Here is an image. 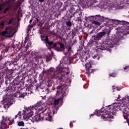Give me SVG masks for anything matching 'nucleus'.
<instances>
[{"instance_id":"obj_1","label":"nucleus","mask_w":129,"mask_h":129,"mask_svg":"<svg viewBox=\"0 0 129 129\" xmlns=\"http://www.w3.org/2000/svg\"><path fill=\"white\" fill-rule=\"evenodd\" d=\"M42 105L41 102H38L34 106H30L25 108L23 110V119L27 121L28 123L35 122L38 120H43L44 118L47 120L46 117H48V114L44 115V112L48 109L46 108L45 105H42V108L40 107Z\"/></svg>"},{"instance_id":"obj_2","label":"nucleus","mask_w":129,"mask_h":129,"mask_svg":"<svg viewBox=\"0 0 129 129\" xmlns=\"http://www.w3.org/2000/svg\"><path fill=\"white\" fill-rule=\"evenodd\" d=\"M129 23L125 21H123V25L120 29L117 30V36L114 38H107L106 39L104 46V50L113 48L114 45H116V43L119 42L120 40H123L124 36L129 34Z\"/></svg>"},{"instance_id":"obj_3","label":"nucleus","mask_w":129,"mask_h":129,"mask_svg":"<svg viewBox=\"0 0 129 129\" xmlns=\"http://www.w3.org/2000/svg\"><path fill=\"white\" fill-rule=\"evenodd\" d=\"M121 106L120 104L115 103L113 105H110L106 108H102L100 110L97 111V116H100L104 120L111 121V118H113V115L116 112V110H120Z\"/></svg>"},{"instance_id":"obj_4","label":"nucleus","mask_w":129,"mask_h":129,"mask_svg":"<svg viewBox=\"0 0 129 129\" xmlns=\"http://www.w3.org/2000/svg\"><path fill=\"white\" fill-rule=\"evenodd\" d=\"M57 92L56 93V96L57 95L59 96L60 98L57 99H55L53 102V107L52 108V111L49 110V109L47 112V114H48V117H45L46 118V120H48L49 121H51L52 119V116L54 115V114H56L57 113V111H58V107L57 105L59 104V101L64 97L65 95V92L63 91V89H62V87L60 86H58L57 87Z\"/></svg>"},{"instance_id":"obj_5","label":"nucleus","mask_w":129,"mask_h":129,"mask_svg":"<svg viewBox=\"0 0 129 129\" xmlns=\"http://www.w3.org/2000/svg\"><path fill=\"white\" fill-rule=\"evenodd\" d=\"M53 68H50L49 71L48 73L49 74H51L52 76V78H56L58 79L59 80L62 79V78L63 76H64V71L63 70V69L62 68L60 67V66H58L57 67H56V69L55 70Z\"/></svg>"},{"instance_id":"obj_6","label":"nucleus","mask_w":129,"mask_h":129,"mask_svg":"<svg viewBox=\"0 0 129 129\" xmlns=\"http://www.w3.org/2000/svg\"><path fill=\"white\" fill-rule=\"evenodd\" d=\"M13 4L14 2H13V0L5 1L3 4L0 5V11H2L4 8H6L4 11V14H6L7 11H9V10L12 8V6H13Z\"/></svg>"},{"instance_id":"obj_7","label":"nucleus","mask_w":129,"mask_h":129,"mask_svg":"<svg viewBox=\"0 0 129 129\" xmlns=\"http://www.w3.org/2000/svg\"><path fill=\"white\" fill-rule=\"evenodd\" d=\"M15 34V30L13 27H8L6 29V31L2 32V35L6 38H11L14 36Z\"/></svg>"},{"instance_id":"obj_8","label":"nucleus","mask_w":129,"mask_h":129,"mask_svg":"<svg viewBox=\"0 0 129 129\" xmlns=\"http://www.w3.org/2000/svg\"><path fill=\"white\" fill-rule=\"evenodd\" d=\"M42 41H45V44H46L47 47L48 49H53V48H55L57 44L56 43H54L53 41H49L48 39V36L43 35L41 36Z\"/></svg>"},{"instance_id":"obj_9","label":"nucleus","mask_w":129,"mask_h":129,"mask_svg":"<svg viewBox=\"0 0 129 129\" xmlns=\"http://www.w3.org/2000/svg\"><path fill=\"white\" fill-rule=\"evenodd\" d=\"M88 44L89 45H96L97 44V35L93 36Z\"/></svg>"},{"instance_id":"obj_10","label":"nucleus","mask_w":129,"mask_h":129,"mask_svg":"<svg viewBox=\"0 0 129 129\" xmlns=\"http://www.w3.org/2000/svg\"><path fill=\"white\" fill-rule=\"evenodd\" d=\"M106 19H105L104 17L100 16V15H97V26L101 25L103 22H105Z\"/></svg>"},{"instance_id":"obj_11","label":"nucleus","mask_w":129,"mask_h":129,"mask_svg":"<svg viewBox=\"0 0 129 129\" xmlns=\"http://www.w3.org/2000/svg\"><path fill=\"white\" fill-rule=\"evenodd\" d=\"M1 127L2 128H4V127H5V126L6 124H8V122L7 121V118H5L4 116H3V120L1 121Z\"/></svg>"},{"instance_id":"obj_12","label":"nucleus","mask_w":129,"mask_h":129,"mask_svg":"<svg viewBox=\"0 0 129 129\" xmlns=\"http://www.w3.org/2000/svg\"><path fill=\"white\" fill-rule=\"evenodd\" d=\"M106 34H107V35H109V32H107L106 31L101 32L97 34V38L100 39V38H102V37H103L104 35H106Z\"/></svg>"},{"instance_id":"obj_13","label":"nucleus","mask_w":129,"mask_h":129,"mask_svg":"<svg viewBox=\"0 0 129 129\" xmlns=\"http://www.w3.org/2000/svg\"><path fill=\"white\" fill-rule=\"evenodd\" d=\"M127 109H128V108L125 109V110H124V111H123V116L124 117V118H125V119H126L128 117V115H129V112L127 111Z\"/></svg>"},{"instance_id":"obj_14","label":"nucleus","mask_w":129,"mask_h":129,"mask_svg":"<svg viewBox=\"0 0 129 129\" xmlns=\"http://www.w3.org/2000/svg\"><path fill=\"white\" fill-rule=\"evenodd\" d=\"M97 16H91V19H90V21H92V24H95V25H97V21H95V20H96V18H97Z\"/></svg>"},{"instance_id":"obj_15","label":"nucleus","mask_w":129,"mask_h":129,"mask_svg":"<svg viewBox=\"0 0 129 129\" xmlns=\"http://www.w3.org/2000/svg\"><path fill=\"white\" fill-rule=\"evenodd\" d=\"M16 96H18L19 100H22V99H24V98H25V95H24V94L20 95V93H17Z\"/></svg>"},{"instance_id":"obj_16","label":"nucleus","mask_w":129,"mask_h":129,"mask_svg":"<svg viewBox=\"0 0 129 129\" xmlns=\"http://www.w3.org/2000/svg\"><path fill=\"white\" fill-rule=\"evenodd\" d=\"M59 48H57V51H63L65 49V46L62 43H59Z\"/></svg>"},{"instance_id":"obj_17","label":"nucleus","mask_w":129,"mask_h":129,"mask_svg":"<svg viewBox=\"0 0 129 129\" xmlns=\"http://www.w3.org/2000/svg\"><path fill=\"white\" fill-rule=\"evenodd\" d=\"M16 117H18L19 119H21L22 118V115H21V111H19L18 114L15 116V118Z\"/></svg>"},{"instance_id":"obj_18","label":"nucleus","mask_w":129,"mask_h":129,"mask_svg":"<svg viewBox=\"0 0 129 129\" xmlns=\"http://www.w3.org/2000/svg\"><path fill=\"white\" fill-rule=\"evenodd\" d=\"M25 123L23 121H21L20 122H18V125L19 126H24Z\"/></svg>"},{"instance_id":"obj_19","label":"nucleus","mask_w":129,"mask_h":129,"mask_svg":"<svg viewBox=\"0 0 129 129\" xmlns=\"http://www.w3.org/2000/svg\"><path fill=\"white\" fill-rule=\"evenodd\" d=\"M109 77H116V73H112L109 74Z\"/></svg>"},{"instance_id":"obj_20","label":"nucleus","mask_w":129,"mask_h":129,"mask_svg":"<svg viewBox=\"0 0 129 129\" xmlns=\"http://www.w3.org/2000/svg\"><path fill=\"white\" fill-rule=\"evenodd\" d=\"M85 66H86V69H89V68H90L91 66L90 64V62H88L87 63H85Z\"/></svg>"},{"instance_id":"obj_21","label":"nucleus","mask_w":129,"mask_h":129,"mask_svg":"<svg viewBox=\"0 0 129 129\" xmlns=\"http://www.w3.org/2000/svg\"><path fill=\"white\" fill-rule=\"evenodd\" d=\"M112 87H113V91H114V89H116L117 91H119L120 90V88L119 87H115L114 86H113Z\"/></svg>"},{"instance_id":"obj_22","label":"nucleus","mask_w":129,"mask_h":129,"mask_svg":"<svg viewBox=\"0 0 129 129\" xmlns=\"http://www.w3.org/2000/svg\"><path fill=\"white\" fill-rule=\"evenodd\" d=\"M66 24L68 27H71L72 26V23L71 21L66 22Z\"/></svg>"},{"instance_id":"obj_23","label":"nucleus","mask_w":129,"mask_h":129,"mask_svg":"<svg viewBox=\"0 0 129 129\" xmlns=\"http://www.w3.org/2000/svg\"><path fill=\"white\" fill-rule=\"evenodd\" d=\"M36 58L38 61H43V60H42V56L41 55L37 56Z\"/></svg>"},{"instance_id":"obj_24","label":"nucleus","mask_w":129,"mask_h":129,"mask_svg":"<svg viewBox=\"0 0 129 129\" xmlns=\"http://www.w3.org/2000/svg\"><path fill=\"white\" fill-rule=\"evenodd\" d=\"M9 106H10L8 104L5 103L4 104V107L5 108V109H7V108H9Z\"/></svg>"},{"instance_id":"obj_25","label":"nucleus","mask_w":129,"mask_h":129,"mask_svg":"<svg viewBox=\"0 0 129 129\" xmlns=\"http://www.w3.org/2000/svg\"><path fill=\"white\" fill-rule=\"evenodd\" d=\"M9 120L11 121V122H12V123H14L15 119H12V117H10V118H9Z\"/></svg>"},{"instance_id":"obj_26","label":"nucleus","mask_w":129,"mask_h":129,"mask_svg":"<svg viewBox=\"0 0 129 129\" xmlns=\"http://www.w3.org/2000/svg\"><path fill=\"white\" fill-rule=\"evenodd\" d=\"M45 58L46 59V61H50V57L48 56H45Z\"/></svg>"},{"instance_id":"obj_27","label":"nucleus","mask_w":129,"mask_h":129,"mask_svg":"<svg viewBox=\"0 0 129 129\" xmlns=\"http://www.w3.org/2000/svg\"><path fill=\"white\" fill-rule=\"evenodd\" d=\"M101 24H99L98 25H97V28L98 29L97 30L98 31V30H100L102 28L101 26H100Z\"/></svg>"},{"instance_id":"obj_28","label":"nucleus","mask_w":129,"mask_h":129,"mask_svg":"<svg viewBox=\"0 0 129 129\" xmlns=\"http://www.w3.org/2000/svg\"><path fill=\"white\" fill-rule=\"evenodd\" d=\"M13 20H14L13 19H11L9 20L8 24H12Z\"/></svg>"},{"instance_id":"obj_29","label":"nucleus","mask_w":129,"mask_h":129,"mask_svg":"<svg viewBox=\"0 0 129 129\" xmlns=\"http://www.w3.org/2000/svg\"><path fill=\"white\" fill-rule=\"evenodd\" d=\"M4 25H5V23H4V22H2L0 23V26H1L2 27H3Z\"/></svg>"},{"instance_id":"obj_30","label":"nucleus","mask_w":129,"mask_h":129,"mask_svg":"<svg viewBox=\"0 0 129 129\" xmlns=\"http://www.w3.org/2000/svg\"><path fill=\"white\" fill-rule=\"evenodd\" d=\"M92 57H93V59H96L97 56L96 55H95L93 56Z\"/></svg>"},{"instance_id":"obj_31","label":"nucleus","mask_w":129,"mask_h":129,"mask_svg":"<svg viewBox=\"0 0 129 129\" xmlns=\"http://www.w3.org/2000/svg\"><path fill=\"white\" fill-rule=\"evenodd\" d=\"M117 100L118 101H119V100H120V95H118V98H117Z\"/></svg>"},{"instance_id":"obj_32","label":"nucleus","mask_w":129,"mask_h":129,"mask_svg":"<svg viewBox=\"0 0 129 129\" xmlns=\"http://www.w3.org/2000/svg\"><path fill=\"white\" fill-rule=\"evenodd\" d=\"M127 68H128V66H126V67H124V70H126V69H127Z\"/></svg>"},{"instance_id":"obj_33","label":"nucleus","mask_w":129,"mask_h":129,"mask_svg":"<svg viewBox=\"0 0 129 129\" xmlns=\"http://www.w3.org/2000/svg\"><path fill=\"white\" fill-rule=\"evenodd\" d=\"M44 1V0H39V2H40V3H43Z\"/></svg>"},{"instance_id":"obj_34","label":"nucleus","mask_w":129,"mask_h":129,"mask_svg":"<svg viewBox=\"0 0 129 129\" xmlns=\"http://www.w3.org/2000/svg\"><path fill=\"white\" fill-rule=\"evenodd\" d=\"M100 6H101V8H104V5H102V4H100Z\"/></svg>"},{"instance_id":"obj_35","label":"nucleus","mask_w":129,"mask_h":129,"mask_svg":"<svg viewBox=\"0 0 129 129\" xmlns=\"http://www.w3.org/2000/svg\"><path fill=\"white\" fill-rule=\"evenodd\" d=\"M31 22H33V20H32V19L30 20V23H31Z\"/></svg>"},{"instance_id":"obj_36","label":"nucleus","mask_w":129,"mask_h":129,"mask_svg":"<svg viewBox=\"0 0 129 129\" xmlns=\"http://www.w3.org/2000/svg\"><path fill=\"white\" fill-rule=\"evenodd\" d=\"M93 115H94V114H92L91 115V116H93Z\"/></svg>"},{"instance_id":"obj_37","label":"nucleus","mask_w":129,"mask_h":129,"mask_svg":"<svg viewBox=\"0 0 129 129\" xmlns=\"http://www.w3.org/2000/svg\"><path fill=\"white\" fill-rule=\"evenodd\" d=\"M70 124H71V125L72 124V122H71Z\"/></svg>"},{"instance_id":"obj_38","label":"nucleus","mask_w":129,"mask_h":129,"mask_svg":"<svg viewBox=\"0 0 129 129\" xmlns=\"http://www.w3.org/2000/svg\"><path fill=\"white\" fill-rule=\"evenodd\" d=\"M69 50H71V47H69Z\"/></svg>"},{"instance_id":"obj_39","label":"nucleus","mask_w":129,"mask_h":129,"mask_svg":"<svg viewBox=\"0 0 129 129\" xmlns=\"http://www.w3.org/2000/svg\"><path fill=\"white\" fill-rule=\"evenodd\" d=\"M106 23H108V21H106Z\"/></svg>"},{"instance_id":"obj_40","label":"nucleus","mask_w":129,"mask_h":129,"mask_svg":"<svg viewBox=\"0 0 129 129\" xmlns=\"http://www.w3.org/2000/svg\"><path fill=\"white\" fill-rule=\"evenodd\" d=\"M97 49H98H98H99L100 48H99V47H98V48H97Z\"/></svg>"},{"instance_id":"obj_41","label":"nucleus","mask_w":129,"mask_h":129,"mask_svg":"<svg viewBox=\"0 0 129 129\" xmlns=\"http://www.w3.org/2000/svg\"><path fill=\"white\" fill-rule=\"evenodd\" d=\"M67 74H69V73H68V72H67Z\"/></svg>"},{"instance_id":"obj_42","label":"nucleus","mask_w":129,"mask_h":129,"mask_svg":"<svg viewBox=\"0 0 129 129\" xmlns=\"http://www.w3.org/2000/svg\"><path fill=\"white\" fill-rule=\"evenodd\" d=\"M37 22H38V21H39V20H38V19H37Z\"/></svg>"},{"instance_id":"obj_43","label":"nucleus","mask_w":129,"mask_h":129,"mask_svg":"<svg viewBox=\"0 0 129 129\" xmlns=\"http://www.w3.org/2000/svg\"><path fill=\"white\" fill-rule=\"evenodd\" d=\"M98 60H99V57L98 58Z\"/></svg>"},{"instance_id":"obj_44","label":"nucleus","mask_w":129,"mask_h":129,"mask_svg":"<svg viewBox=\"0 0 129 129\" xmlns=\"http://www.w3.org/2000/svg\"><path fill=\"white\" fill-rule=\"evenodd\" d=\"M128 33H129V31H128Z\"/></svg>"},{"instance_id":"obj_45","label":"nucleus","mask_w":129,"mask_h":129,"mask_svg":"<svg viewBox=\"0 0 129 129\" xmlns=\"http://www.w3.org/2000/svg\"><path fill=\"white\" fill-rule=\"evenodd\" d=\"M0 35H1V32H0Z\"/></svg>"}]
</instances>
